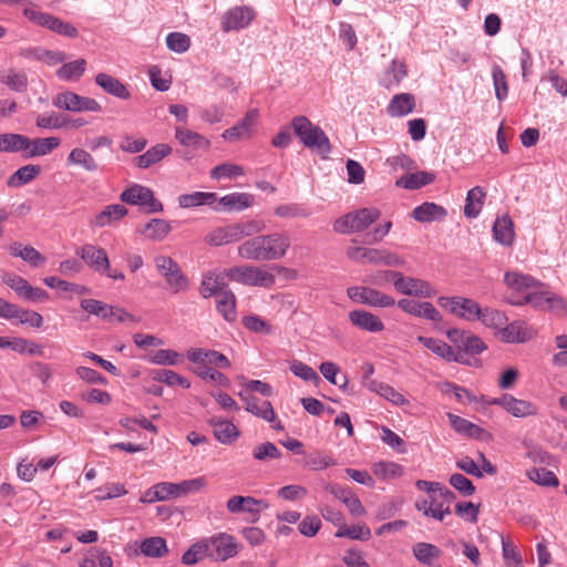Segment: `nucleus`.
Instances as JSON below:
<instances>
[{"label": "nucleus", "instance_id": "nucleus-1", "mask_svg": "<svg viewBox=\"0 0 567 567\" xmlns=\"http://www.w3.org/2000/svg\"><path fill=\"white\" fill-rule=\"evenodd\" d=\"M291 245L287 233H271L257 235L240 244L237 248L238 256L246 260L275 261L287 255Z\"/></svg>", "mask_w": 567, "mask_h": 567}, {"label": "nucleus", "instance_id": "nucleus-2", "mask_svg": "<svg viewBox=\"0 0 567 567\" xmlns=\"http://www.w3.org/2000/svg\"><path fill=\"white\" fill-rule=\"evenodd\" d=\"M265 229V224L259 220H249L218 227L209 231L205 241L212 246H223L259 234Z\"/></svg>", "mask_w": 567, "mask_h": 567}, {"label": "nucleus", "instance_id": "nucleus-3", "mask_svg": "<svg viewBox=\"0 0 567 567\" xmlns=\"http://www.w3.org/2000/svg\"><path fill=\"white\" fill-rule=\"evenodd\" d=\"M347 256L359 264L385 267H402L405 265L403 257L385 248L350 246L347 248Z\"/></svg>", "mask_w": 567, "mask_h": 567}, {"label": "nucleus", "instance_id": "nucleus-4", "mask_svg": "<svg viewBox=\"0 0 567 567\" xmlns=\"http://www.w3.org/2000/svg\"><path fill=\"white\" fill-rule=\"evenodd\" d=\"M292 127L301 143L321 154L327 155L331 151V145L326 133L317 125H313L307 117L298 116L292 120Z\"/></svg>", "mask_w": 567, "mask_h": 567}, {"label": "nucleus", "instance_id": "nucleus-5", "mask_svg": "<svg viewBox=\"0 0 567 567\" xmlns=\"http://www.w3.org/2000/svg\"><path fill=\"white\" fill-rule=\"evenodd\" d=\"M228 279L246 286L271 288L276 278L270 269L261 266L244 265L228 269Z\"/></svg>", "mask_w": 567, "mask_h": 567}, {"label": "nucleus", "instance_id": "nucleus-6", "mask_svg": "<svg viewBox=\"0 0 567 567\" xmlns=\"http://www.w3.org/2000/svg\"><path fill=\"white\" fill-rule=\"evenodd\" d=\"M381 216L378 208H361L343 215L333 224L334 231L339 234L359 233L375 223Z\"/></svg>", "mask_w": 567, "mask_h": 567}, {"label": "nucleus", "instance_id": "nucleus-7", "mask_svg": "<svg viewBox=\"0 0 567 567\" xmlns=\"http://www.w3.org/2000/svg\"><path fill=\"white\" fill-rule=\"evenodd\" d=\"M154 262L157 271L164 277L167 288L173 293L187 290L188 281L175 260L168 256L158 255Z\"/></svg>", "mask_w": 567, "mask_h": 567}, {"label": "nucleus", "instance_id": "nucleus-8", "mask_svg": "<svg viewBox=\"0 0 567 567\" xmlns=\"http://www.w3.org/2000/svg\"><path fill=\"white\" fill-rule=\"evenodd\" d=\"M437 303L441 308L466 321L477 320L481 313V307L477 301L461 296L439 297Z\"/></svg>", "mask_w": 567, "mask_h": 567}, {"label": "nucleus", "instance_id": "nucleus-9", "mask_svg": "<svg viewBox=\"0 0 567 567\" xmlns=\"http://www.w3.org/2000/svg\"><path fill=\"white\" fill-rule=\"evenodd\" d=\"M209 549V558L214 561H225L235 557L239 551V544L233 535L219 533L212 537H206Z\"/></svg>", "mask_w": 567, "mask_h": 567}, {"label": "nucleus", "instance_id": "nucleus-10", "mask_svg": "<svg viewBox=\"0 0 567 567\" xmlns=\"http://www.w3.org/2000/svg\"><path fill=\"white\" fill-rule=\"evenodd\" d=\"M120 198L123 203L146 207L151 213L163 210V204L154 197L153 190L140 184L126 188Z\"/></svg>", "mask_w": 567, "mask_h": 567}, {"label": "nucleus", "instance_id": "nucleus-11", "mask_svg": "<svg viewBox=\"0 0 567 567\" xmlns=\"http://www.w3.org/2000/svg\"><path fill=\"white\" fill-rule=\"evenodd\" d=\"M394 289L399 293L416 298H433L436 296V290L431 282L417 277L405 276L400 271Z\"/></svg>", "mask_w": 567, "mask_h": 567}, {"label": "nucleus", "instance_id": "nucleus-12", "mask_svg": "<svg viewBox=\"0 0 567 567\" xmlns=\"http://www.w3.org/2000/svg\"><path fill=\"white\" fill-rule=\"evenodd\" d=\"M269 507V504L264 499H256L251 496L235 495L227 502V509L231 514L245 513L248 515L246 518L249 523L259 520L260 512Z\"/></svg>", "mask_w": 567, "mask_h": 567}, {"label": "nucleus", "instance_id": "nucleus-13", "mask_svg": "<svg viewBox=\"0 0 567 567\" xmlns=\"http://www.w3.org/2000/svg\"><path fill=\"white\" fill-rule=\"evenodd\" d=\"M489 403L503 408L514 417L535 416L539 410L533 401L517 399L511 394H503L501 398L493 399Z\"/></svg>", "mask_w": 567, "mask_h": 567}, {"label": "nucleus", "instance_id": "nucleus-14", "mask_svg": "<svg viewBox=\"0 0 567 567\" xmlns=\"http://www.w3.org/2000/svg\"><path fill=\"white\" fill-rule=\"evenodd\" d=\"M255 17L256 12L250 7H234L223 16L221 30L227 33L245 29L251 23Z\"/></svg>", "mask_w": 567, "mask_h": 567}, {"label": "nucleus", "instance_id": "nucleus-15", "mask_svg": "<svg viewBox=\"0 0 567 567\" xmlns=\"http://www.w3.org/2000/svg\"><path fill=\"white\" fill-rule=\"evenodd\" d=\"M239 398L245 402V409L251 414L267 421L274 422L272 429L282 430L280 421H276V413L269 401H260L256 396L247 392H239Z\"/></svg>", "mask_w": 567, "mask_h": 567}, {"label": "nucleus", "instance_id": "nucleus-16", "mask_svg": "<svg viewBox=\"0 0 567 567\" xmlns=\"http://www.w3.org/2000/svg\"><path fill=\"white\" fill-rule=\"evenodd\" d=\"M257 118L258 111L256 109L248 111L241 121L233 127L225 130L221 137L229 142L250 138L252 136Z\"/></svg>", "mask_w": 567, "mask_h": 567}, {"label": "nucleus", "instance_id": "nucleus-17", "mask_svg": "<svg viewBox=\"0 0 567 567\" xmlns=\"http://www.w3.org/2000/svg\"><path fill=\"white\" fill-rule=\"evenodd\" d=\"M76 255L94 271L102 272L109 269V257L102 247L86 244L76 250Z\"/></svg>", "mask_w": 567, "mask_h": 567}, {"label": "nucleus", "instance_id": "nucleus-18", "mask_svg": "<svg viewBox=\"0 0 567 567\" xmlns=\"http://www.w3.org/2000/svg\"><path fill=\"white\" fill-rule=\"evenodd\" d=\"M228 269L225 271L210 270L203 275L200 284V295L204 298L218 296L227 291Z\"/></svg>", "mask_w": 567, "mask_h": 567}, {"label": "nucleus", "instance_id": "nucleus-19", "mask_svg": "<svg viewBox=\"0 0 567 567\" xmlns=\"http://www.w3.org/2000/svg\"><path fill=\"white\" fill-rule=\"evenodd\" d=\"M61 144V140L56 136L49 137H37L29 138L27 136V142H24V158L40 157L51 154L55 148H58Z\"/></svg>", "mask_w": 567, "mask_h": 567}, {"label": "nucleus", "instance_id": "nucleus-20", "mask_svg": "<svg viewBox=\"0 0 567 567\" xmlns=\"http://www.w3.org/2000/svg\"><path fill=\"white\" fill-rule=\"evenodd\" d=\"M254 198V195L249 193H230L223 197L217 196V202L213 209L215 212H240L250 207Z\"/></svg>", "mask_w": 567, "mask_h": 567}, {"label": "nucleus", "instance_id": "nucleus-21", "mask_svg": "<svg viewBox=\"0 0 567 567\" xmlns=\"http://www.w3.org/2000/svg\"><path fill=\"white\" fill-rule=\"evenodd\" d=\"M349 321L360 330L379 333L384 330L383 321L374 313L357 309L349 312Z\"/></svg>", "mask_w": 567, "mask_h": 567}, {"label": "nucleus", "instance_id": "nucleus-22", "mask_svg": "<svg viewBox=\"0 0 567 567\" xmlns=\"http://www.w3.org/2000/svg\"><path fill=\"white\" fill-rule=\"evenodd\" d=\"M417 342H420L424 348L430 350L432 353L442 358L447 362H461L462 354L461 352H455L450 344L445 341L432 338V337H423L419 336L416 338Z\"/></svg>", "mask_w": 567, "mask_h": 567}, {"label": "nucleus", "instance_id": "nucleus-23", "mask_svg": "<svg viewBox=\"0 0 567 567\" xmlns=\"http://www.w3.org/2000/svg\"><path fill=\"white\" fill-rule=\"evenodd\" d=\"M504 284L512 291L525 297L530 290L540 287L542 284L529 275L519 271H506Z\"/></svg>", "mask_w": 567, "mask_h": 567}, {"label": "nucleus", "instance_id": "nucleus-24", "mask_svg": "<svg viewBox=\"0 0 567 567\" xmlns=\"http://www.w3.org/2000/svg\"><path fill=\"white\" fill-rule=\"evenodd\" d=\"M497 336L501 340L509 343L526 342L534 337V330L525 322L514 321L503 326Z\"/></svg>", "mask_w": 567, "mask_h": 567}, {"label": "nucleus", "instance_id": "nucleus-25", "mask_svg": "<svg viewBox=\"0 0 567 567\" xmlns=\"http://www.w3.org/2000/svg\"><path fill=\"white\" fill-rule=\"evenodd\" d=\"M187 358L194 363L208 362L225 369L230 367V361L228 358L216 350L193 348L187 351Z\"/></svg>", "mask_w": 567, "mask_h": 567}, {"label": "nucleus", "instance_id": "nucleus-26", "mask_svg": "<svg viewBox=\"0 0 567 567\" xmlns=\"http://www.w3.org/2000/svg\"><path fill=\"white\" fill-rule=\"evenodd\" d=\"M95 83L103 89L104 92L121 100L131 99V92L127 86L118 79L107 74L99 73L95 76Z\"/></svg>", "mask_w": 567, "mask_h": 567}, {"label": "nucleus", "instance_id": "nucleus-27", "mask_svg": "<svg viewBox=\"0 0 567 567\" xmlns=\"http://www.w3.org/2000/svg\"><path fill=\"white\" fill-rule=\"evenodd\" d=\"M447 216V210L435 203L425 202L416 206L412 217L420 223L442 221Z\"/></svg>", "mask_w": 567, "mask_h": 567}, {"label": "nucleus", "instance_id": "nucleus-28", "mask_svg": "<svg viewBox=\"0 0 567 567\" xmlns=\"http://www.w3.org/2000/svg\"><path fill=\"white\" fill-rule=\"evenodd\" d=\"M327 491L332 493L338 499H340L349 509L353 516H363L365 509L357 495L350 489L343 488L337 485H328Z\"/></svg>", "mask_w": 567, "mask_h": 567}, {"label": "nucleus", "instance_id": "nucleus-29", "mask_svg": "<svg viewBox=\"0 0 567 567\" xmlns=\"http://www.w3.org/2000/svg\"><path fill=\"white\" fill-rule=\"evenodd\" d=\"M126 215L127 208L124 205L113 204L96 214L91 224L95 227H106L116 224Z\"/></svg>", "mask_w": 567, "mask_h": 567}, {"label": "nucleus", "instance_id": "nucleus-30", "mask_svg": "<svg viewBox=\"0 0 567 567\" xmlns=\"http://www.w3.org/2000/svg\"><path fill=\"white\" fill-rule=\"evenodd\" d=\"M447 337L452 342H461L464 351L471 354H478L486 348L481 338L462 330H450Z\"/></svg>", "mask_w": 567, "mask_h": 567}, {"label": "nucleus", "instance_id": "nucleus-31", "mask_svg": "<svg viewBox=\"0 0 567 567\" xmlns=\"http://www.w3.org/2000/svg\"><path fill=\"white\" fill-rule=\"evenodd\" d=\"M175 138L183 146L193 147L194 150L208 151L210 148V141L208 138L185 127L177 126L175 128Z\"/></svg>", "mask_w": 567, "mask_h": 567}, {"label": "nucleus", "instance_id": "nucleus-32", "mask_svg": "<svg viewBox=\"0 0 567 567\" xmlns=\"http://www.w3.org/2000/svg\"><path fill=\"white\" fill-rule=\"evenodd\" d=\"M171 153L172 147L168 144L159 143L148 148L144 154L137 156L135 158V164L137 167L145 169L161 162Z\"/></svg>", "mask_w": 567, "mask_h": 567}, {"label": "nucleus", "instance_id": "nucleus-33", "mask_svg": "<svg viewBox=\"0 0 567 567\" xmlns=\"http://www.w3.org/2000/svg\"><path fill=\"white\" fill-rule=\"evenodd\" d=\"M446 415L451 426L458 434L472 439H483L486 435V432L482 427L472 423L471 421L453 413H447Z\"/></svg>", "mask_w": 567, "mask_h": 567}, {"label": "nucleus", "instance_id": "nucleus-34", "mask_svg": "<svg viewBox=\"0 0 567 567\" xmlns=\"http://www.w3.org/2000/svg\"><path fill=\"white\" fill-rule=\"evenodd\" d=\"M177 202L182 208H194L204 205L213 208L217 202V194L209 192H194L190 194L179 195Z\"/></svg>", "mask_w": 567, "mask_h": 567}, {"label": "nucleus", "instance_id": "nucleus-35", "mask_svg": "<svg viewBox=\"0 0 567 567\" xmlns=\"http://www.w3.org/2000/svg\"><path fill=\"white\" fill-rule=\"evenodd\" d=\"M494 239L504 246H511L514 241V225L508 215L498 217L493 225Z\"/></svg>", "mask_w": 567, "mask_h": 567}, {"label": "nucleus", "instance_id": "nucleus-36", "mask_svg": "<svg viewBox=\"0 0 567 567\" xmlns=\"http://www.w3.org/2000/svg\"><path fill=\"white\" fill-rule=\"evenodd\" d=\"M455 498V494L443 485L433 494L431 504L434 513H441V516L436 517L437 520H443L445 515L451 514L450 505Z\"/></svg>", "mask_w": 567, "mask_h": 567}, {"label": "nucleus", "instance_id": "nucleus-37", "mask_svg": "<svg viewBox=\"0 0 567 567\" xmlns=\"http://www.w3.org/2000/svg\"><path fill=\"white\" fill-rule=\"evenodd\" d=\"M141 553L150 558H162L168 554L166 539L161 536L147 537L141 542Z\"/></svg>", "mask_w": 567, "mask_h": 567}, {"label": "nucleus", "instance_id": "nucleus-38", "mask_svg": "<svg viewBox=\"0 0 567 567\" xmlns=\"http://www.w3.org/2000/svg\"><path fill=\"white\" fill-rule=\"evenodd\" d=\"M68 164L80 166L86 172H96L100 168L97 161L84 148L75 147L68 155Z\"/></svg>", "mask_w": 567, "mask_h": 567}, {"label": "nucleus", "instance_id": "nucleus-39", "mask_svg": "<svg viewBox=\"0 0 567 567\" xmlns=\"http://www.w3.org/2000/svg\"><path fill=\"white\" fill-rule=\"evenodd\" d=\"M13 319H16L20 324H28L37 329L43 326V317L39 312L21 308L16 303L13 305L7 320Z\"/></svg>", "mask_w": 567, "mask_h": 567}, {"label": "nucleus", "instance_id": "nucleus-40", "mask_svg": "<svg viewBox=\"0 0 567 567\" xmlns=\"http://www.w3.org/2000/svg\"><path fill=\"white\" fill-rule=\"evenodd\" d=\"M177 489L178 487L176 486V483H159L150 488L141 501L144 503H151L178 497Z\"/></svg>", "mask_w": 567, "mask_h": 567}, {"label": "nucleus", "instance_id": "nucleus-41", "mask_svg": "<svg viewBox=\"0 0 567 567\" xmlns=\"http://www.w3.org/2000/svg\"><path fill=\"white\" fill-rule=\"evenodd\" d=\"M435 175L433 173L421 171L416 173H409L401 176L396 181V186L405 189H417L420 187L433 183Z\"/></svg>", "mask_w": 567, "mask_h": 567}, {"label": "nucleus", "instance_id": "nucleus-42", "mask_svg": "<svg viewBox=\"0 0 567 567\" xmlns=\"http://www.w3.org/2000/svg\"><path fill=\"white\" fill-rule=\"evenodd\" d=\"M216 308L223 318L228 322L237 319L236 297L231 290L223 291L216 296Z\"/></svg>", "mask_w": 567, "mask_h": 567}, {"label": "nucleus", "instance_id": "nucleus-43", "mask_svg": "<svg viewBox=\"0 0 567 567\" xmlns=\"http://www.w3.org/2000/svg\"><path fill=\"white\" fill-rule=\"evenodd\" d=\"M415 106L414 96L410 93L396 94L390 101L388 113L391 116H404L413 111Z\"/></svg>", "mask_w": 567, "mask_h": 567}, {"label": "nucleus", "instance_id": "nucleus-44", "mask_svg": "<svg viewBox=\"0 0 567 567\" xmlns=\"http://www.w3.org/2000/svg\"><path fill=\"white\" fill-rule=\"evenodd\" d=\"M209 423L213 426L215 437L224 444L231 443L239 435L238 429L230 421L213 419Z\"/></svg>", "mask_w": 567, "mask_h": 567}, {"label": "nucleus", "instance_id": "nucleus-45", "mask_svg": "<svg viewBox=\"0 0 567 567\" xmlns=\"http://www.w3.org/2000/svg\"><path fill=\"white\" fill-rule=\"evenodd\" d=\"M549 295L550 291L545 290L542 285L530 290L525 297H522V299L511 300V303L515 306L532 305L536 309L546 310Z\"/></svg>", "mask_w": 567, "mask_h": 567}, {"label": "nucleus", "instance_id": "nucleus-46", "mask_svg": "<svg viewBox=\"0 0 567 567\" xmlns=\"http://www.w3.org/2000/svg\"><path fill=\"white\" fill-rule=\"evenodd\" d=\"M485 196V192L480 186L470 189L464 206V215L468 218L477 217L484 205Z\"/></svg>", "mask_w": 567, "mask_h": 567}, {"label": "nucleus", "instance_id": "nucleus-47", "mask_svg": "<svg viewBox=\"0 0 567 567\" xmlns=\"http://www.w3.org/2000/svg\"><path fill=\"white\" fill-rule=\"evenodd\" d=\"M41 174V166L28 164L17 169L8 179V186L19 187L35 179Z\"/></svg>", "mask_w": 567, "mask_h": 567}, {"label": "nucleus", "instance_id": "nucleus-48", "mask_svg": "<svg viewBox=\"0 0 567 567\" xmlns=\"http://www.w3.org/2000/svg\"><path fill=\"white\" fill-rule=\"evenodd\" d=\"M171 224L165 219L154 218L141 230L148 239L161 241L171 233Z\"/></svg>", "mask_w": 567, "mask_h": 567}, {"label": "nucleus", "instance_id": "nucleus-49", "mask_svg": "<svg viewBox=\"0 0 567 567\" xmlns=\"http://www.w3.org/2000/svg\"><path fill=\"white\" fill-rule=\"evenodd\" d=\"M369 389L375 393H378L380 396L384 398L385 400L390 401L394 405H405L409 403V401L404 398L403 394H401L399 391H396L394 388L386 383L378 382V381H371L369 384Z\"/></svg>", "mask_w": 567, "mask_h": 567}, {"label": "nucleus", "instance_id": "nucleus-50", "mask_svg": "<svg viewBox=\"0 0 567 567\" xmlns=\"http://www.w3.org/2000/svg\"><path fill=\"white\" fill-rule=\"evenodd\" d=\"M9 250L12 256L20 257L34 267L45 261V258L32 246H22L20 243H13L10 245Z\"/></svg>", "mask_w": 567, "mask_h": 567}, {"label": "nucleus", "instance_id": "nucleus-51", "mask_svg": "<svg viewBox=\"0 0 567 567\" xmlns=\"http://www.w3.org/2000/svg\"><path fill=\"white\" fill-rule=\"evenodd\" d=\"M414 557L423 565H431L434 560L439 559L442 550L430 543H416L413 548Z\"/></svg>", "mask_w": 567, "mask_h": 567}, {"label": "nucleus", "instance_id": "nucleus-52", "mask_svg": "<svg viewBox=\"0 0 567 567\" xmlns=\"http://www.w3.org/2000/svg\"><path fill=\"white\" fill-rule=\"evenodd\" d=\"M24 142L27 136L17 133H2L0 134V152L1 153H19L23 154Z\"/></svg>", "mask_w": 567, "mask_h": 567}, {"label": "nucleus", "instance_id": "nucleus-53", "mask_svg": "<svg viewBox=\"0 0 567 567\" xmlns=\"http://www.w3.org/2000/svg\"><path fill=\"white\" fill-rule=\"evenodd\" d=\"M205 557L209 558V549L206 538L193 544L182 556V563L185 565H195Z\"/></svg>", "mask_w": 567, "mask_h": 567}, {"label": "nucleus", "instance_id": "nucleus-54", "mask_svg": "<svg viewBox=\"0 0 567 567\" xmlns=\"http://www.w3.org/2000/svg\"><path fill=\"white\" fill-rule=\"evenodd\" d=\"M408 70L404 62L393 60L390 69L383 76V85L388 89L398 86L401 81L406 76Z\"/></svg>", "mask_w": 567, "mask_h": 567}, {"label": "nucleus", "instance_id": "nucleus-55", "mask_svg": "<svg viewBox=\"0 0 567 567\" xmlns=\"http://www.w3.org/2000/svg\"><path fill=\"white\" fill-rule=\"evenodd\" d=\"M245 174L243 166L233 163H221L212 168L209 175L215 181L238 178Z\"/></svg>", "mask_w": 567, "mask_h": 567}, {"label": "nucleus", "instance_id": "nucleus-56", "mask_svg": "<svg viewBox=\"0 0 567 567\" xmlns=\"http://www.w3.org/2000/svg\"><path fill=\"white\" fill-rule=\"evenodd\" d=\"M477 320H481L482 323L486 327L496 329L497 332L503 328V326L507 322V317L504 312L492 309V308H481V313Z\"/></svg>", "mask_w": 567, "mask_h": 567}, {"label": "nucleus", "instance_id": "nucleus-57", "mask_svg": "<svg viewBox=\"0 0 567 567\" xmlns=\"http://www.w3.org/2000/svg\"><path fill=\"white\" fill-rule=\"evenodd\" d=\"M86 69V61L84 59H79L73 62H69L63 64L58 71L56 74L60 79L64 81H72L80 79Z\"/></svg>", "mask_w": 567, "mask_h": 567}, {"label": "nucleus", "instance_id": "nucleus-58", "mask_svg": "<svg viewBox=\"0 0 567 567\" xmlns=\"http://www.w3.org/2000/svg\"><path fill=\"white\" fill-rule=\"evenodd\" d=\"M80 101L81 95L65 91L56 94L52 100V104L60 110L79 112Z\"/></svg>", "mask_w": 567, "mask_h": 567}, {"label": "nucleus", "instance_id": "nucleus-59", "mask_svg": "<svg viewBox=\"0 0 567 567\" xmlns=\"http://www.w3.org/2000/svg\"><path fill=\"white\" fill-rule=\"evenodd\" d=\"M367 296V306L373 308H391L395 306V299L393 296L385 293L375 288L369 287Z\"/></svg>", "mask_w": 567, "mask_h": 567}, {"label": "nucleus", "instance_id": "nucleus-60", "mask_svg": "<svg viewBox=\"0 0 567 567\" xmlns=\"http://www.w3.org/2000/svg\"><path fill=\"white\" fill-rule=\"evenodd\" d=\"M148 360L159 365H177L183 361V355L175 350L161 349L155 351Z\"/></svg>", "mask_w": 567, "mask_h": 567}, {"label": "nucleus", "instance_id": "nucleus-61", "mask_svg": "<svg viewBox=\"0 0 567 567\" xmlns=\"http://www.w3.org/2000/svg\"><path fill=\"white\" fill-rule=\"evenodd\" d=\"M289 369L295 377L303 381L313 382L315 384H319L320 382V377L317 374V372L310 365L303 363L302 361H291Z\"/></svg>", "mask_w": 567, "mask_h": 567}, {"label": "nucleus", "instance_id": "nucleus-62", "mask_svg": "<svg viewBox=\"0 0 567 567\" xmlns=\"http://www.w3.org/2000/svg\"><path fill=\"white\" fill-rule=\"evenodd\" d=\"M530 481L542 486L557 487L559 481L556 475L546 468H532L527 472Z\"/></svg>", "mask_w": 567, "mask_h": 567}, {"label": "nucleus", "instance_id": "nucleus-63", "mask_svg": "<svg viewBox=\"0 0 567 567\" xmlns=\"http://www.w3.org/2000/svg\"><path fill=\"white\" fill-rule=\"evenodd\" d=\"M35 124L40 128L59 130L64 128V115L55 112L42 113L37 116Z\"/></svg>", "mask_w": 567, "mask_h": 567}, {"label": "nucleus", "instance_id": "nucleus-64", "mask_svg": "<svg viewBox=\"0 0 567 567\" xmlns=\"http://www.w3.org/2000/svg\"><path fill=\"white\" fill-rule=\"evenodd\" d=\"M412 316L433 322H441L443 319L441 312L429 301H417Z\"/></svg>", "mask_w": 567, "mask_h": 567}]
</instances>
